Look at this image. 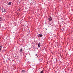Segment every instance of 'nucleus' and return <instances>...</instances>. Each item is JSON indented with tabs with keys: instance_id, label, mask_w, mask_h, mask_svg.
<instances>
[{
	"instance_id": "f257e3e1",
	"label": "nucleus",
	"mask_w": 73,
	"mask_h": 73,
	"mask_svg": "<svg viewBox=\"0 0 73 73\" xmlns=\"http://www.w3.org/2000/svg\"><path fill=\"white\" fill-rule=\"evenodd\" d=\"M48 20L49 21H51L52 20V17H50L48 18Z\"/></svg>"
},
{
	"instance_id": "f03ea898",
	"label": "nucleus",
	"mask_w": 73,
	"mask_h": 73,
	"mask_svg": "<svg viewBox=\"0 0 73 73\" xmlns=\"http://www.w3.org/2000/svg\"><path fill=\"white\" fill-rule=\"evenodd\" d=\"M38 36L39 37H42V35H41V34H39V35H38Z\"/></svg>"
},
{
	"instance_id": "7ed1b4c3",
	"label": "nucleus",
	"mask_w": 73,
	"mask_h": 73,
	"mask_svg": "<svg viewBox=\"0 0 73 73\" xmlns=\"http://www.w3.org/2000/svg\"><path fill=\"white\" fill-rule=\"evenodd\" d=\"M2 12H6V9H3L2 10Z\"/></svg>"
},
{
	"instance_id": "20e7f679",
	"label": "nucleus",
	"mask_w": 73,
	"mask_h": 73,
	"mask_svg": "<svg viewBox=\"0 0 73 73\" xmlns=\"http://www.w3.org/2000/svg\"><path fill=\"white\" fill-rule=\"evenodd\" d=\"M3 21V19L2 17H0V21Z\"/></svg>"
},
{
	"instance_id": "39448f33",
	"label": "nucleus",
	"mask_w": 73,
	"mask_h": 73,
	"mask_svg": "<svg viewBox=\"0 0 73 73\" xmlns=\"http://www.w3.org/2000/svg\"><path fill=\"white\" fill-rule=\"evenodd\" d=\"M21 73H24L25 72V70H22L21 71Z\"/></svg>"
},
{
	"instance_id": "423d86ee",
	"label": "nucleus",
	"mask_w": 73,
	"mask_h": 73,
	"mask_svg": "<svg viewBox=\"0 0 73 73\" xmlns=\"http://www.w3.org/2000/svg\"><path fill=\"white\" fill-rule=\"evenodd\" d=\"M11 2H9L7 3L8 5H11Z\"/></svg>"
},
{
	"instance_id": "0eeeda50",
	"label": "nucleus",
	"mask_w": 73,
	"mask_h": 73,
	"mask_svg": "<svg viewBox=\"0 0 73 73\" xmlns=\"http://www.w3.org/2000/svg\"><path fill=\"white\" fill-rule=\"evenodd\" d=\"M40 43H39L38 44V46L39 48H40Z\"/></svg>"
},
{
	"instance_id": "6e6552de",
	"label": "nucleus",
	"mask_w": 73,
	"mask_h": 73,
	"mask_svg": "<svg viewBox=\"0 0 73 73\" xmlns=\"http://www.w3.org/2000/svg\"><path fill=\"white\" fill-rule=\"evenodd\" d=\"M2 47H1V46H0V51H1V48Z\"/></svg>"
},
{
	"instance_id": "1a4fd4ad",
	"label": "nucleus",
	"mask_w": 73,
	"mask_h": 73,
	"mask_svg": "<svg viewBox=\"0 0 73 73\" xmlns=\"http://www.w3.org/2000/svg\"><path fill=\"white\" fill-rule=\"evenodd\" d=\"M35 56H36V58L38 57V56H37V54H36Z\"/></svg>"
},
{
	"instance_id": "9d476101",
	"label": "nucleus",
	"mask_w": 73,
	"mask_h": 73,
	"mask_svg": "<svg viewBox=\"0 0 73 73\" xmlns=\"http://www.w3.org/2000/svg\"><path fill=\"white\" fill-rule=\"evenodd\" d=\"M23 50V49H21L20 50V52H22V51Z\"/></svg>"
},
{
	"instance_id": "9b49d317",
	"label": "nucleus",
	"mask_w": 73,
	"mask_h": 73,
	"mask_svg": "<svg viewBox=\"0 0 73 73\" xmlns=\"http://www.w3.org/2000/svg\"><path fill=\"white\" fill-rule=\"evenodd\" d=\"M40 73H43V71H41L40 72Z\"/></svg>"
}]
</instances>
